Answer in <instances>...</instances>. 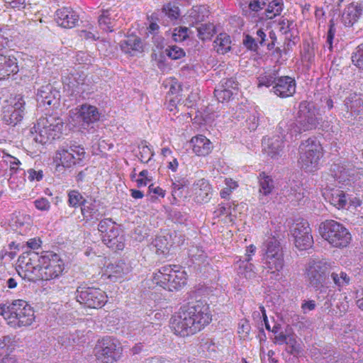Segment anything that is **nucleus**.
<instances>
[{
    "label": "nucleus",
    "mask_w": 363,
    "mask_h": 363,
    "mask_svg": "<svg viewBox=\"0 0 363 363\" xmlns=\"http://www.w3.org/2000/svg\"><path fill=\"white\" fill-rule=\"evenodd\" d=\"M21 264L23 276L19 274L28 281H49L58 278L64 270V262L60 256L53 252H43L41 255L38 252L30 251L23 255Z\"/></svg>",
    "instance_id": "1"
},
{
    "label": "nucleus",
    "mask_w": 363,
    "mask_h": 363,
    "mask_svg": "<svg viewBox=\"0 0 363 363\" xmlns=\"http://www.w3.org/2000/svg\"><path fill=\"white\" fill-rule=\"evenodd\" d=\"M212 320L209 306L205 300L188 303L179 308L171 318V327L174 333L182 337L196 333L208 325Z\"/></svg>",
    "instance_id": "2"
},
{
    "label": "nucleus",
    "mask_w": 363,
    "mask_h": 363,
    "mask_svg": "<svg viewBox=\"0 0 363 363\" xmlns=\"http://www.w3.org/2000/svg\"><path fill=\"white\" fill-rule=\"evenodd\" d=\"M261 262L267 272L277 276L284 267V255L279 241L274 237L269 238L262 245Z\"/></svg>",
    "instance_id": "3"
},
{
    "label": "nucleus",
    "mask_w": 363,
    "mask_h": 363,
    "mask_svg": "<svg viewBox=\"0 0 363 363\" xmlns=\"http://www.w3.org/2000/svg\"><path fill=\"white\" fill-rule=\"evenodd\" d=\"M186 272L177 265H164L153 276L156 284L169 291L179 290L186 284Z\"/></svg>",
    "instance_id": "4"
},
{
    "label": "nucleus",
    "mask_w": 363,
    "mask_h": 363,
    "mask_svg": "<svg viewBox=\"0 0 363 363\" xmlns=\"http://www.w3.org/2000/svg\"><path fill=\"white\" fill-rule=\"evenodd\" d=\"M298 152V163L303 169L313 172L318 169L323 153L322 145L315 137L302 141Z\"/></svg>",
    "instance_id": "5"
},
{
    "label": "nucleus",
    "mask_w": 363,
    "mask_h": 363,
    "mask_svg": "<svg viewBox=\"0 0 363 363\" xmlns=\"http://www.w3.org/2000/svg\"><path fill=\"white\" fill-rule=\"evenodd\" d=\"M318 231L321 237L335 247H347L351 240L348 230L343 224L334 220L320 223Z\"/></svg>",
    "instance_id": "6"
},
{
    "label": "nucleus",
    "mask_w": 363,
    "mask_h": 363,
    "mask_svg": "<svg viewBox=\"0 0 363 363\" xmlns=\"http://www.w3.org/2000/svg\"><path fill=\"white\" fill-rule=\"evenodd\" d=\"M72 113V121L82 131L95 132V125L101 118V113L96 106L85 103L77 106Z\"/></svg>",
    "instance_id": "7"
},
{
    "label": "nucleus",
    "mask_w": 363,
    "mask_h": 363,
    "mask_svg": "<svg viewBox=\"0 0 363 363\" xmlns=\"http://www.w3.org/2000/svg\"><path fill=\"white\" fill-rule=\"evenodd\" d=\"M94 352L96 359L103 363H113L121 357L123 347L118 339L105 336L97 341Z\"/></svg>",
    "instance_id": "8"
},
{
    "label": "nucleus",
    "mask_w": 363,
    "mask_h": 363,
    "mask_svg": "<svg viewBox=\"0 0 363 363\" xmlns=\"http://www.w3.org/2000/svg\"><path fill=\"white\" fill-rule=\"evenodd\" d=\"M296 121L302 132L315 129L322 122L319 109L313 101H303L298 105Z\"/></svg>",
    "instance_id": "9"
},
{
    "label": "nucleus",
    "mask_w": 363,
    "mask_h": 363,
    "mask_svg": "<svg viewBox=\"0 0 363 363\" xmlns=\"http://www.w3.org/2000/svg\"><path fill=\"white\" fill-rule=\"evenodd\" d=\"M10 311L11 318L9 325L14 328L30 326L35 321L34 310L26 301L21 299L13 301Z\"/></svg>",
    "instance_id": "10"
},
{
    "label": "nucleus",
    "mask_w": 363,
    "mask_h": 363,
    "mask_svg": "<svg viewBox=\"0 0 363 363\" xmlns=\"http://www.w3.org/2000/svg\"><path fill=\"white\" fill-rule=\"evenodd\" d=\"M62 82L64 89L71 95H79L89 93L90 85L86 82V75L83 72L74 69L64 70L62 74Z\"/></svg>",
    "instance_id": "11"
},
{
    "label": "nucleus",
    "mask_w": 363,
    "mask_h": 363,
    "mask_svg": "<svg viewBox=\"0 0 363 363\" xmlns=\"http://www.w3.org/2000/svg\"><path fill=\"white\" fill-rule=\"evenodd\" d=\"M330 264L324 261H312L306 269V279L310 286L320 293L325 292L328 286L325 285Z\"/></svg>",
    "instance_id": "12"
},
{
    "label": "nucleus",
    "mask_w": 363,
    "mask_h": 363,
    "mask_svg": "<svg viewBox=\"0 0 363 363\" xmlns=\"http://www.w3.org/2000/svg\"><path fill=\"white\" fill-rule=\"evenodd\" d=\"M75 294L80 304L90 308H101L107 301L105 292L99 288L79 286Z\"/></svg>",
    "instance_id": "13"
},
{
    "label": "nucleus",
    "mask_w": 363,
    "mask_h": 363,
    "mask_svg": "<svg viewBox=\"0 0 363 363\" xmlns=\"http://www.w3.org/2000/svg\"><path fill=\"white\" fill-rule=\"evenodd\" d=\"M308 191L298 182H287L281 189L280 194L294 205L304 203L308 198Z\"/></svg>",
    "instance_id": "14"
},
{
    "label": "nucleus",
    "mask_w": 363,
    "mask_h": 363,
    "mask_svg": "<svg viewBox=\"0 0 363 363\" xmlns=\"http://www.w3.org/2000/svg\"><path fill=\"white\" fill-rule=\"evenodd\" d=\"M344 117L350 123L353 118L359 116L363 118V95L357 93H351L344 100Z\"/></svg>",
    "instance_id": "15"
},
{
    "label": "nucleus",
    "mask_w": 363,
    "mask_h": 363,
    "mask_svg": "<svg viewBox=\"0 0 363 363\" xmlns=\"http://www.w3.org/2000/svg\"><path fill=\"white\" fill-rule=\"evenodd\" d=\"M322 195L325 201L335 206L337 209L346 208L348 203L352 202L349 194H346L340 188L326 187L323 190Z\"/></svg>",
    "instance_id": "16"
},
{
    "label": "nucleus",
    "mask_w": 363,
    "mask_h": 363,
    "mask_svg": "<svg viewBox=\"0 0 363 363\" xmlns=\"http://www.w3.org/2000/svg\"><path fill=\"white\" fill-rule=\"evenodd\" d=\"M60 98V91L51 84L41 86L37 91L36 100L40 106H55Z\"/></svg>",
    "instance_id": "17"
},
{
    "label": "nucleus",
    "mask_w": 363,
    "mask_h": 363,
    "mask_svg": "<svg viewBox=\"0 0 363 363\" xmlns=\"http://www.w3.org/2000/svg\"><path fill=\"white\" fill-rule=\"evenodd\" d=\"M25 101L18 96L16 98V102L13 106H8L4 111L3 121L8 125L15 126L23 118L25 114Z\"/></svg>",
    "instance_id": "18"
},
{
    "label": "nucleus",
    "mask_w": 363,
    "mask_h": 363,
    "mask_svg": "<svg viewBox=\"0 0 363 363\" xmlns=\"http://www.w3.org/2000/svg\"><path fill=\"white\" fill-rule=\"evenodd\" d=\"M82 215L86 222L95 223L105 216L104 207L100 201L93 199L82 206Z\"/></svg>",
    "instance_id": "19"
},
{
    "label": "nucleus",
    "mask_w": 363,
    "mask_h": 363,
    "mask_svg": "<svg viewBox=\"0 0 363 363\" xmlns=\"http://www.w3.org/2000/svg\"><path fill=\"white\" fill-rule=\"evenodd\" d=\"M276 135L284 142H290L296 139L302 133L296 120H283L277 127Z\"/></svg>",
    "instance_id": "20"
},
{
    "label": "nucleus",
    "mask_w": 363,
    "mask_h": 363,
    "mask_svg": "<svg viewBox=\"0 0 363 363\" xmlns=\"http://www.w3.org/2000/svg\"><path fill=\"white\" fill-rule=\"evenodd\" d=\"M296 83L294 78L289 76L279 77L272 91L279 97L287 98L292 96L296 92Z\"/></svg>",
    "instance_id": "21"
},
{
    "label": "nucleus",
    "mask_w": 363,
    "mask_h": 363,
    "mask_svg": "<svg viewBox=\"0 0 363 363\" xmlns=\"http://www.w3.org/2000/svg\"><path fill=\"white\" fill-rule=\"evenodd\" d=\"M54 160L57 163L56 169L58 171L65 168H69L72 165L79 164L82 162L74 153L68 151L64 144L57 150Z\"/></svg>",
    "instance_id": "22"
},
{
    "label": "nucleus",
    "mask_w": 363,
    "mask_h": 363,
    "mask_svg": "<svg viewBox=\"0 0 363 363\" xmlns=\"http://www.w3.org/2000/svg\"><path fill=\"white\" fill-rule=\"evenodd\" d=\"M102 242L113 250H123L125 247V236L123 231L118 226L112 228L108 233L103 234Z\"/></svg>",
    "instance_id": "23"
},
{
    "label": "nucleus",
    "mask_w": 363,
    "mask_h": 363,
    "mask_svg": "<svg viewBox=\"0 0 363 363\" xmlns=\"http://www.w3.org/2000/svg\"><path fill=\"white\" fill-rule=\"evenodd\" d=\"M57 23L65 28H72L79 22V15L70 7H62L55 12Z\"/></svg>",
    "instance_id": "24"
},
{
    "label": "nucleus",
    "mask_w": 363,
    "mask_h": 363,
    "mask_svg": "<svg viewBox=\"0 0 363 363\" xmlns=\"http://www.w3.org/2000/svg\"><path fill=\"white\" fill-rule=\"evenodd\" d=\"M192 191L194 193V200L198 203H208L212 195V188L208 181L205 179H201L194 182Z\"/></svg>",
    "instance_id": "25"
},
{
    "label": "nucleus",
    "mask_w": 363,
    "mask_h": 363,
    "mask_svg": "<svg viewBox=\"0 0 363 363\" xmlns=\"http://www.w3.org/2000/svg\"><path fill=\"white\" fill-rule=\"evenodd\" d=\"M18 72V60L15 56L0 54V80L6 79Z\"/></svg>",
    "instance_id": "26"
},
{
    "label": "nucleus",
    "mask_w": 363,
    "mask_h": 363,
    "mask_svg": "<svg viewBox=\"0 0 363 363\" xmlns=\"http://www.w3.org/2000/svg\"><path fill=\"white\" fill-rule=\"evenodd\" d=\"M363 13V7L361 4L352 2L344 10L342 21L345 26L351 27L358 21Z\"/></svg>",
    "instance_id": "27"
},
{
    "label": "nucleus",
    "mask_w": 363,
    "mask_h": 363,
    "mask_svg": "<svg viewBox=\"0 0 363 363\" xmlns=\"http://www.w3.org/2000/svg\"><path fill=\"white\" fill-rule=\"evenodd\" d=\"M193 152L198 156H206L213 149L212 143L206 136L199 135L190 141Z\"/></svg>",
    "instance_id": "28"
},
{
    "label": "nucleus",
    "mask_w": 363,
    "mask_h": 363,
    "mask_svg": "<svg viewBox=\"0 0 363 363\" xmlns=\"http://www.w3.org/2000/svg\"><path fill=\"white\" fill-rule=\"evenodd\" d=\"M329 275L335 287L337 288L339 291H341L343 289L346 288L351 284V273H348L343 269L334 268L333 269V271L330 272Z\"/></svg>",
    "instance_id": "29"
},
{
    "label": "nucleus",
    "mask_w": 363,
    "mask_h": 363,
    "mask_svg": "<svg viewBox=\"0 0 363 363\" xmlns=\"http://www.w3.org/2000/svg\"><path fill=\"white\" fill-rule=\"evenodd\" d=\"M120 48L121 50L131 56H135L137 53L143 51L142 40L137 36L128 37L120 42Z\"/></svg>",
    "instance_id": "30"
},
{
    "label": "nucleus",
    "mask_w": 363,
    "mask_h": 363,
    "mask_svg": "<svg viewBox=\"0 0 363 363\" xmlns=\"http://www.w3.org/2000/svg\"><path fill=\"white\" fill-rule=\"evenodd\" d=\"M39 125L45 126L50 131L55 133V136L59 138L64 126L63 120L60 117L49 116L45 118H40L39 120Z\"/></svg>",
    "instance_id": "31"
},
{
    "label": "nucleus",
    "mask_w": 363,
    "mask_h": 363,
    "mask_svg": "<svg viewBox=\"0 0 363 363\" xmlns=\"http://www.w3.org/2000/svg\"><path fill=\"white\" fill-rule=\"evenodd\" d=\"M188 254L195 268L200 269L203 266L208 264L207 255L200 247L192 246L189 249Z\"/></svg>",
    "instance_id": "32"
},
{
    "label": "nucleus",
    "mask_w": 363,
    "mask_h": 363,
    "mask_svg": "<svg viewBox=\"0 0 363 363\" xmlns=\"http://www.w3.org/2000/svg\"><path fill=\"white\" fill-rule=\"evenodd\" d=\"M334 170L336 169L337 170V173L335 174V177L341 179L344 181H352L354 179V176L357 174V169H354L352 165L349 163H338L334 164Z\"/></svg>",
    "instance_id": "33"
},
{
    "label": "nucleus",
    "mask_w": 363,
    "mask_h": 363,
    "mask_svg": "<svg viewBox=\"0 0 363 363\" xmlns=\"http://www.w3.org/2000/svg\"><path fill=\"white\" fill-rule=\"evenodd\" d=\"M265 150L272 158H278L283 153L284 142L277 136L269 138Z\"/></svg>",
    "instance_id": "34"
},
{
    "label": "nucleus",
    "mask_w": 363,
    "mask_h": 363,
    "mask_svg": "<svg viewBox=\"0 0 363 363\" xmlns=\"http://www.w3.org/2000/svg\"><path fill=\"white\" fill-rule=\"evenodd\" d=\"M34 128H35V132L37 133L34 138L36 143L44 145L57 138L55 136V133L50 131L49 128L48 129L45 126L39 125V121L37 125L34 126Z\"/></svg>",
    "instance_id": "35"
},
{
    "label": "nucleus",
    "mask_w": 363,
    "mask_h": 363,
    "mask_svg": "<svg viewBox=\"0 0 363 363\" xmlns=\"http://www.w3.org/2000/svg\"><path fill=\"white\" fill-rule=\"evenodd\" d=\"M257 178L259 181V194L262 196H269L271 194L274 189V182L272 177L262 172L259 173Z\"/></svg>",
    "instance_id": "36"
},
{
    "label": "nucleus",
    "mask_w": 363,
    "mask_h": 363,
    "mask_svg": "<svg viewBox=\"0 0 363 363\" xmlns=\"http://www.w3.org/2000/svg\"><path fill=\"white\" fill-rule=\"evenodd\" d=\"M231 40L230 36L225 33H221L213 41L214 48L219 54L224 55L231 49Z\"/></svg>",
    "instance_id": "37"
},
{
    "label": "nucleus",
    "mask_w": 363,
    "mask_h": 363,
    "mask_svg": "<svg viewBox=\"0 0 363 363\" xmlns=\"http://www.w3.org/2000/svg\"><path fill=\"white\" fill-rule=\"evenodd\" d=\"M250 262L251 260L241 259L240 258L236 262L238 265L237 272L239 275L243 276L246 279H250L255 276V267Z\"/></svg>",
    "instance_id": "38"
},
{
    "label": "nucleus",
    "mask_w": 363,
    "mask_h": 363,
    "mask_svg": "<svg viewBox=\"0 0 363 363\" xmlns=\"http://www.w3.org/2000/svg\"><path fill=\"white\" fill-rule=\"evenodd\" d=\"M189 184L187 179L183 178L172 183V204H177L179 199L183 196L184 187Z\"/></svg>",
    "instance_id": "39"
},
{
    "label": "nucleus",
    "mask_w": 363,
    "mask_h": 363,
    "mask_svg": "<svg viewBox=\"0 0 363 363\" xmlns=\"http://www.w3.org/2000/svg\"><path fill=\"white\" fill-rule=\"evenodd\" d=\"M283 9V0H272L269 2L267 8L265 10V16L268 19H273L280 16Z\"/></svg>",
    "instance_id": "40"
},
{
    "label": "nucleus",
    "mask_w": 363,
    "mask_h": 363,
    "mask_svg": "<svg viewBox=\"0 0 363 363\" xmlns=\"http://www.w3.org/2000/svg\"><path fill=\"white\" fill-rule=\"evenodd\" d=\"M278 78V71L277 70H269L268 72H265L263 74H260L257 77L258 86H266L269 87L271 86H274L276 84L277 79Z\"/></svg>",
    "instance_id": "41"
},
{
    "label": "nucleus",
    "mask_w": 363,
    "mask_h": 363,
    "mask_svg": "<svg viewBox=\"0 0 363 363\" xmlns=\"http://www.w3.org/2000/svg\"><path fill=\"white\" fill-rule=\"evenodd\" d=\"M311 234V229L307 221L297 223L292 230V235L295 240H299L300 238Z\"/></svg>",
    "instance_id": "42"
},
{
    "label": "nucleus",
    "mask_w": 363,
    "mask_h": 363,
    "mask_svg": "<svg viewBox=\"0 0 363 363\" xmlns=\"http://www.w3.org/2000/svg\"><path fill=\"white\" fill-rule=\"evenodd\" d=\"M63 144L65 145V148H67L68 151L74 153L76 157H78L79 160H83L86 152L82 145L72 140H67Z\"/></svg>",
    "instance_id": "43"
},
{
    "label": "nucleus",
    "mask_w": 363,
    "mask_h": 363,
    "mask_svg": "<svg viewBox=\"0 0 363 363\" xmlns=\"http://www.w3.org/2000/svg\"><path fill=\"white\" fill-rule=\"evenodd\" d=\"M285 344L287 345L286 351L289 354H291L294 357L300 355L303 351L301 344L298 342L294 334H292L291 336H289V338Z\"/></svg>",
    "instance_id": "44"
},
{
    "label": "nucleus",
    "mask_w": 363,
    "mask_h": 363,
    "mask_svg": "<svg viewBox=\"0 0 363 363\" xmlns=\"http://www.w3.org/2000/svg\"><path fill=\"white\" fill-rule=\"evenodd\" d=\"M86 201L78 190L68 191V204L69 206L73 208L82 207Z\"/></svg>",
    "instance_id": "45"
},
{
    "label": "nucleus",
    "mask_w": 363,
    "mask_h": 363,
    "mask_svg": "<svg viewBox=\"0 0 363 363\" xmlns=\"http://www.w3.org/2000/svg\"><path fill=\"white\" fill-rule=\"evenodd\" d=\"M154 246L156 248V252L158 255H166L169 252V247L171 244L169 242L167 239L164 236L157 237L153 242Z\"/></svg>",
    "instance_id": "46"
},
{
    "label": "nucleus",
    "mask_w": 363,
    "mask_h": 363,
    "mask_svg": "<svg viewBox=\"0 0 363 363\" xmlns=\"http://www.w3.org/2000/svg\"><path fill=\"white\" fill-rule=\"evenodd\" d=\"M198 37L202 40H209L215 33V28L211 23H202L197 27Z\"/></svg>",
    "instance_id": "47"
},
{
    "label": "nucleus",
    "mask_w": 363,
    "mask_h": 363,
    "mask_svg": "<svg viewBox=\"0 0 363 363\" xmlns=\"http://www.w3.org/2000/svg\"><path fill=\"white\" fill-rule=\"evenodd\" d=\"M109 271L114 274L116 277H121L126 274L129 272V267L123 260H119L115 264H111L108 266Z\"/></svg>",
    "instance_id": "48"
},
{
    "label": "nucleus",
    "mask_w": 363,
    "mask_h": 363,
    "mask_svg": "<svg viewBox=\"0 0 363 363\" xmlns=\"http://www.w3.org/2000/svg\"><path fill=\"white\" fill-rule=\"evenodd\" d=\"M99 23L101 29L106 32H112V21L108 10H102L101 14L99 16Z\"/></svg>",
    "instance_id": "49"
},
{
    "label": "nucleus",
    "mask_w": 363,
    "mask_h": 363,
    "mask_svg": "<svg viewBox=\"0 0 363 363\" xmlns=\"http://www.w3.org/2000/svg\"><path fill=\"white\" fill-rule=\"evenodd\" d=\"M164 53L172 60H177L186 56L184 50L177 45H169L164 50Z\"/></svg>",
    "instance_id": "50"
},
{
    "label": "nucleus",
    "mask_w": 363,
    "mask_h": 363,
    "mask_svg": "<svg viewBox=\"0 0 363 363\" xmlns=\"http://www.w3.org/2000/svg\"><path fill=\"white\" fill-rule=\"evenodd\" d=\"M162 12L171 21H174L179 16V7L172 3L164 4L162 9Z\"/></svg>",
    "instance_id": "51"
},
{
    "label": "nucleus",
    "mask_w": 363,
    "mask_h": 363,
    "mask_svg": "<svg viewBox=\"0 0 363 363\" xmlns=\"http://www.w3.org/2000/svg\"><path fill=\"white\" fill-rule=\"evenodd\" d=\"M234 94H237L233 90L220 89L217 86L214 90V96L219 102H225L230 101Z\"/></svg>",
    "instance_id": "52"
},
{
    "label": "nucleus",
    "mask_w": 363,
    "mask_h": 363,
    "mask_svg": "<svg viewBox=\"0 0 363 363\" xmlns=\"http://www.w3.org/2000/svg\"><path fill=\"white\" fill-rule=\"evenodd\" d=\"M98 224V230L101 233V237L103 234L108 233L112 228H116L117 224L111 218H104L100 219Z\"/></svg>",
    "instance_id": "53"
},
{
    "label": "nucleus",
    "mask_w": 363,
    "mask_h": 363,
    "mask_svg": "<svg viewBox=\"0 0 363 363\" xmlns=\"http://www.w3.org/2000/svg\"><path fill=\"white\" fill-rule=\"evenodd\" d=\"M295 246L300 250H306L311 247L313 243V236L306 235L300 238L299 240H295Z\"/></svg>",
    "instance_id": "54"
},
{
    "label": "nucleus",
    "mask_w": 363,
    "mask_h": 363,
    "mask_svg": "<svg viewBox=\"0 0 363 363\" xmlns=\"http://www.w3.org/2000/svg\"><path fill=\"white\" fill-rule=\"evenodd\" d=\"M352 62L358 68L363 69V43L356 48V52L352 55Z\"/></svg>",
    "instance_id": "55"
},
{
    "label": "nucleus",
    "mask_w": 363,
    "mask_h": 363,
    "mask_svg": "<svg viewBox=\"0 0 363 363\" xmlns=\"http://www.w3.org/2000/svg\"><path fill=\"white\" fill-rule=\"evenodd\" d=\"M218 86L220 87V89H232L234 92L237 93L239 89V84L233 78L223 79L220 81Z\"/></svg>",
    "instance_id": "56"
},
{
    "label": "nucleus",
    "mask_w": 363,
    "mask_h": 363,
    "mask_svg": "<svg viewBox=\"0 0 363 363\" xmlns=\"http://www.w3.org/2000/svg\"><path fill=\"white\" fill-rule=\"evenodd\" d=\"M139 149L140 160L142 162L147 163L152 159V157L154 155V152L146 144H142L140 145Z\"/></svg>",
    "instance_id": "57"
},
{
    "label": "nucleus",
    "mask_w": 363,
    "mask_h": 363,
    "mask_svg": "<svg viewBox=\"0 0 363 363\" xmlns=\"http://www.w3.org/2000/svg\"><path fill=\"white\" fill-rule=\"evenodd\" d=\"M189 28L186 27H179L174 30L172 38L176 42H182L185 40L188 36Z\"/></svg>",
    "instance_id": "58"
},
{
    "label": "nucleus",
    "mask_w": 363,
    "mask_h": 363,
    "mask_svg": "<svg viewBox=\"0 0 363 363\" xmlns=\"http://www.w3.org/2000/svg\"><path fill=\"white\" fill-rule=\"evenodd\" d=\"M259 118H260V113H258L257 111H254L247 118L246 123H247L248 129L250 131L255 130L257 129V126L259 124Z\"/></svg>",
    "instance_id": "59"
},
{
    "label": "nucleus",
    "mask_w": 363,
    "mask_h": 363,
    "mask_svg": "<svg viewBox=\"0 0 363 363\" xmlns=\"http://www.w3.org/2000/svg\"><path fill=\"white\" fill-rule=\"evenodd\" d=\"M169 216L174 223L180 224H184L189 218V216L186 213L181 212L177 209L172 210L169 212Z\"/></svg>",
    "instance_id": "60"
},
{
    "label": "nucleus",
    "mask_w": 363,
    "mask_h": 363,
    "mask_svg": "<svg viewBox=\"0 0 363 363\" xmlns=\"http://www.w3.org/2000/svg\"><path fill=\"white\" fill-rule=\"evenodd\" d=\"M242 43L247 50L253 52H257L259 47L256 39L248 34L245 35Z\"/></svg>",
    "instance_id": "61"
},
{
    "label": "nucleus",
    "mask_w": 363,
    "mask_h": 363,
    "mask_svg": "<svg viewBox=\"0 0 363 363\" xmlns=\"http://www.w3.org/2000/svg\"><path fill=\"white\" fill-rule=\"evenodd\" d=\"M320 354L325 359H328V362H330L340 357V354L336 350H333L331 346L323 347L320 351Z\"/></svg>",
    "instance_id": "62"
},
{
    "label": "nucleus",
    "mask_w": 363,
    "mask_h": 363,
    "mask_svg": "<svg viewBox=\"0 0 363 363\" xmlns=\"http://www.w3.org/2000/svg\"><path fill=\"white\" fill-rule=\"evenodd\" d=\"M335 28L333 23H330L327 33V39L325 47H327L330 51L333 50V43L335 34Z\"/></svg>",
    "instance_id": "63"
},
{
    "label": "nucleus",
    "mask_w": 363,
    "mask_h": 363,
    "mask_svg": "<svg viewBox=\"0 0 363 363\" xmlns=\"http://www.w3.org/2000/svg\"><path fill=\"white\" fill-rule=\"evenodd\" d=\"M315 57V53L313 49L310 46V45L304 44L303 45V50L302 52V59L303 60L311 62Z\"/></svg>",
    "instance_id": "64"
}]
</instances>
